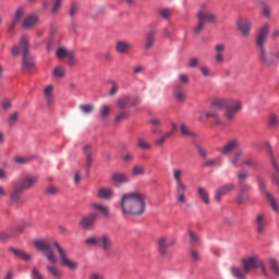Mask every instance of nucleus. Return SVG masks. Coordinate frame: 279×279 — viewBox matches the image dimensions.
<instances>
[{
	"mask_svg": "<svg viewBox=\"0 0 279 279\" xmlns=\"http://www.w3.org/2000/svg\"><path fill=\"white\" fill-rule=\"evenodd\" d=\"M34 245L36 250L43 252V254L46 256L49 263H52V265H56V263H58V257L56 256V254H53V250H57L60 257L61 267H66L72 271H75V269L80 267V264L71 259L69 257V253H66V251L58 242L49 243L45 240H36L34 242Z\"/></svg>",
	"mask_w": 279,
	"mask_h": 279,
	"instance_id": "obj_1",
	"label": "nucleus"
},
{
	"mask_svg": "<svg viewBox=\"0 0 279 279\" xmlns=\"http://www.w3.org/2000/svg\"><path fill=\"white\" fill-rule=\"evenodd\" d=\"M121 208L124 215H133L138 217L143 215L147 209V203L145 202V194L141 192L126 193L121 198Z\"/></svg>",
	"mask_w": 279,
	"mask_h": 279,
	"instance_id": "obj_2",
	"label": "nucleus"
},
{
	"mask_svg": "<svg viewBox=\"0 0 279 279\" xmlns=\"http://www.w3.org/2000/svg\"><path fill=\"white\" fill-rule=\"evenodd\" d=\"M211 106L218 110H226L225 119L227 121H234V117L243 110V102L239 99L216 98L211 101Z\"/></svg>",
	"mask_w": 279,
	"mask_h": 279,
	"instance_id": "obj_3",
	"label": "nucleus"
},
{
	"mask_svg": "<svg viewBox=\"0 0 279 279\" xmlns=\"http://www.w3.org/2000/svg\"><path fill=\"white\" fill-rule=\"evenodd\" d=\"M184 178V169L173 168L172 180L175 182V199L178 204H186V183L182 180Z\"/></svg>",
	"mask_w": 279,
	"mask_h": 279,
	"instance_id": "obj_4",
	"label": "nucleus"
},
{
	"mask_svg": "<svg viewBox=\"0 0 279 279\" xmlns=\"http://www.w3.org/2000/svg\"><path fill=\"white\" fill-rule=\"evenodd\" d=\"M197 16V25L194 27V34H202L204 32V27L206 23L215 22V14L208 11L199 10L196 14Z\"/></svg>",
	"mask_w": 279,
	"mask_h": 279,
	"instance_id": "obj_5",
	"label": "nucleus"
},
{
	"mask_svg": "<svg viewBox=\"0 0 279 279\" xmlns=\"http://www.w3.org/2000/svg\"><path fill=\"white\" fill-rule=\"evenodd\" d=\"M269 24H264L257 32L255 37V46L257 47V51L263 49H267L265 46L267 45V38L269 37Z\"/></svg>",
	"mask_w": 279,
	"mask_h": 279,
	"instance_id": "obj_6",
	"label": "nucleus"
},
{
	"mask_svg": "<svg viewBox=\"0 0 279 279\" xmlns=\"http://www.w3.org/2000/svg\"><path fill=\"white\" fill-rule=\"evenodd\" d=\"M11 53L14 57L21 56V53L24 56L29 54V37L27 35H24L21 37L19 45H14L11 49Z\"/></svg>",
	"mask_w": 279,
	"mask_h": 279,
	"instance_id": "obj_7",
	"label": "nucleus"
},
{
	"mask_svg": "<svg viewBox=\"0 0 279 279\" xmlns=\"http://www.w3.org/2000/svg\"><path fill=\"white\" fill-rule=\"evenodd\" d=\"M242 267L246 274H250V271H254V269L263 267V259L256 256L242 258Z\"/></svg>",
	"mask_w": 279,
	"mask_h": 279,
	"instance_id": "obj_8",
	"label": "nucleus"
},
{
	"mask_svg": "<svg viewBox=\"0 0 279 279\" xmlns=\"http://www.w3.org/2000/svg\"><path fill=\"white\" fill-rule=\"evenodd\" d=\"M174 244H175V241L169 238H159L158 240L159 254L163 258H171V252H169V247H171V245H174Z\"/></svg>",
	"mask_w": 279,
	"mask_h": 279,
	"instance_id": "obj_9",
	"label": "nucleus"
},
{
	"mask_svg": "<svg viewBox=\"0 0 279 279\" xmlns=\"http://www.w3.org/2000/svg\"><path fill=\"white\" fill-rule=\"evenodd\" d=\"M38 183V175H27L23 179H20L15 185L20 187L22 191H29V189H34Z\"/></svg>",
	"mask_w": 279,
	"mask_h": 279,
	"instance_id": "obj_10",
	"label": "nucleus"
},
{
	"mask_svg": "<svg viewBox=\"0 0 279 279\" xmlns=\"http://www.w3.org/2000/svg\"><path fill=\"white\" fill-rule=\"evenodd\" d=\"M258 58L264 66H274L276 64V54L267 52V48L258 50Z\"/></svg>",
	"mask_w": 279,
	"mask_h": 279,
	"instance_id": "obj_11",
	"label": "nucleus"
},
{
	"mask_svg": "<svg viewBox=\"0 0 279 279\" xmlns=\"http://www.w3.org/2000/svg\"><path fill=\"white\" fill-rule=\"evenodd\" d=\"M236 189V185L234 183H227L222 186L216 189L214 193V199L217 202H221V198L225 197V195H228V193H232Z\"/></svg>",
	"mask_w": 279,
	"mask_h": 279,
	"instance_id": "obj_12",
	"label": "nucleus"
},
{
	"mask_svg": "<svg viewBox=\"0 0 279 279\" xmlns=\"http://www.w3.org/2000/svg\"><path fill=\"white\" fill-rule=\"evenodd\" d=\"M236 27H238L240 34H242V36H244V38L250 37V32L252 29V22H250V20L244 19V17L239 19L236 22Z\"/></svg>",
	"mask_w": 279,
	"mask_h": 279,
	"instance_id": "obj_13",
	"label": "nucleus"
},
{
	"mask_svg": "<svg viewBox=\"0 0 279 279\" xmlns=\"http://www.w3.org/2000/svg\"><path fill=\"white\" fill-rule=\"evenodd\" d=\"M97 221V214H89L84 216L80 221V227L83 230H93L95 228V222Z\"/></svg>",
	"mask_w": 279,
	"mask_h": 279,
	"instance_id": "obj_14",
	"label": "nucleus"
},
{
	"mask_svg": "<svg viewBox=\"0 0 279 279\" xmlns=\"http://www.w3.org/2000/svg\"><path fill=\"white\" fill-rule=\"evenodd\" d=\"M38 23H40L39 17L36 14L31 13L23 19L22 27L23 29H34Z\"/></svg>",
	"mask_w": 279,
	"mask_h": 279,
	"instance_id": "obj_15",
	"label": "nucleus"
},
{
	"mask_svg": "<svg viewBox=\"0 0 279 279\" xmlns=\"http://www.w3.org/2000/svg\"><path fill=\"white\" fill-rule=\"evenodd\" d=\"M23 16H25V8L19 7L13 15V20L9 24V32H14V27L21 23Z\"/></svg>",
	"mask_w": 279,
	"mask_h": 279,
	"instance_id": "obj_16",
	"label": "nucleus"
},
{
	"mask_svg": "<svg viewBox=\"0 0 279 279\" xmlns=\"http://www.w3.org/2000/svg\"><path fill=\"white\" fill-rule=\"evenodd\" d=\"M214 53H215V61L217 64H223L226 62V45L225 44H217L214 47Z\"/></svg>",
	"mask_w": 279,
	"mask_h": 279,
	"instance_id": "obj_17",
	"label": "nucleus"
},
{
	"mask_svg": "<svg viewBox=\"0 0 279 279\" xmlns=\"http://www.w3.org/2000/svg\"><path fill=\"white\" fill-rule=\"evenodd\" d=\"M98 247L104 252H110L112 250V239L108 234L99 235Z\"/></svg>",
	"mask_w": 279,
	"mask_h": 279,
	"instance_id": "obj_18",
	"label": "nucleus"
},
{
	"mask_svg": "<svg viewBox=\"0 0 279 279\" xmlns=\"http://www.w3.org/2000/svg\"><path fill=\"white\" fill-rule=\"evenodd\" d=\"M239 148V140L233 138L228 141L223 147L220 150V154H222V156H228L230 154H232V151H234V149Z\"/></svg>",
	"mask_w": 279,
	"mask_h": 279,
	"instance_id": "obj_19",
	"label": "nucleus"
},
{
	"mask_svg": "<svg viewBox=\"0 0 279 279\" xmlns=\"http://www.w3.org/2000/svg\"><path fill=\"white\" fill-rule=\"evenodd\" d=\"M254 223L256 231L259 234H263L267 228V219L265 218V214H257Z\"/></svg>",
	"mask_w": 279,
	"mask_h": 279,
	"instance_id": "obj_20",
	"label": "nucleus"
},
{
	"mask_svg": "<svg viewBox=\"0 0 279 279\" xmlns=\"http://www.w3.org/2000/svg\"><path fill=\"white\" fill-rule=\"evenodd\" d=\"M23 190L15 184V186H14V189L11 192V195H10V199H11V202H13V204H17V205L23 204L24 201H23V198H21V192Z\"/></svg>",
	"mask_w": 279,
	"mask_h": 279,
	"instance_id": "obj_21",
	"label": "nucleus"
},
{
	"mask_svg": "<svg viewBox=\"0 0 279 279\" xmlns=\"http://www.w3.org/2000/svg\"><path fill=\"white\" fill-rule=\"evenodd\" d=\"M132 49V44L125 41V40H118L116 43V51L118 53H128Z\"/></svg>",
	"mask_w": 279,
	"mask_h": 279,
	"instance_id": "obj_22",
	"label": "nucleus"
},
{
	"mask_svg": "<svg viewBox=\"0 0 279 279\" xmlns=\"http://www.w3.org/2000/svg\"><path fill=\"white\" fill-rule=\"evenodd\" d=\"M22 66H23L24 71H32V69H34V66H36V63L34 62V57H32L29 53L25 54L23 57Z\"/></svg>",
	"mask_w": 279,
	"mask_h": 279,
	"instance_id": "obj_23",
	"label": "nucleus"
},
{
	"mask_svg": "<svg viewBox=\"0 0 279 279\" xmlns=\"http://www.w3.org/2000/svg\"><path fill=\"white\" fill-rule=\"evenodd\" d=\"M231 274L235 279H247V271H245L243 268H240L239 266H232Z\"/></svg>",
	"mask_w": 279,
	"mask_h": 279,
	"instance_id": "obj_24",
	"label": "nucleus"
},
{
	"mask_svg": "<svg viewBox=\"0 0 279 279\" xmlns=\"http://www.w3.org/2000/svg\"><path fill=\"white\" fill-rule=\"evenodd\" d=\"M266 199L269 204V206L272 208L274 213H279V203L278 199L271 195L269 192H265Z\"/></svg>",
	"mask_w": 279,
	"mask_h": 279,
	"instance_id": "obj_25",
	"label": "nucleus"
},
{
	"mask_svg": "<svg viewBox=\"0 0 279 279\" xmlns=\"http://www.w3.org/2000/svg\"><path fill=\"white\" fill-rule=\"evenodd\" d=\"M83 151L86 158L87 169H90V166L93 165V145L90 144L86 145Z\"/></svg>",
	"mask_w": 279,
	"mask_h": 279,
	"instance_id": "obj_26",
	"label": "nucleus"
},
{
	"mask_svg": "<svg viewBox=\"0 0 279 279\" xmlns=\"http://www.w3.org/2000/svg\"><path fill=\"white\" fill-rule=\"evenodd\" d=\"M145 40H146L145 43L146 49H151V47H154V44L156 43V29H150L146 34Z\"/></svg>",
	"mask_w": 279,
	"mask_h": 279,
	"instance_id": "obj_27",
	"label": "nucleus"
},
{
	"mask_svg": "<svg viewBox=\"0 0 279 279\" xmlns=\"http://www.w3.org/2000/svg\"><path fill=\"white\" fill-rule=\"evenodd\" d=\"M46 271H48V274H50L54 279H61L63 276L62 270L53 265L46 266Z\"/></svg>",
	"mask_w": 279,
	"mask_h": 279,
	"instance_id": "obj_28",
	"label": "nucleus"
},
{
	"mask_svg": "<svg viewBox=\"0 0 279 279\" xmlns=\"http://www.w3.org/2000/svg\"><path fill=\"white\" fill-rule=\"evenodd\" d=\"M97 197L99 199H111L112 198V189L100 187L97 192Z\"/></svg>",
	"mask_w": 279,
	"mask_h": 279,
	"instance_id": "obj_29",
	"label": "nucleus"
},
{
	"mask_svg": "<svg viewBox=\"0 0 279 279\" xmlns=\"http://www.w3.org/2000/svg\"><path fill=\"white\" fill-rule=\"evenodd\" d=\"M12 254H14V256H16L17 258H21V260H25V263H29V260H32V255L25 253L22 250L19 248H11Z\"/></svg>",
	"mask_w": 279,
	"mask_h": 279,
	"instance_id": "obj_30",
	"label": "nucleus"
},
{
	"mask_svg": "<svg viewBox=\"0 0 279 279\" xmlns=\"http://www.w3.org/2000/svg\"><path fill=\"white\" fill-rule=\"evenodd\" d=\"M111 180H113V182H117V184H125L130 182V177H128V174L125 173H114L111 177Z\"/></svg>",
	"mask_w": 279,
	"mask_h": 279,
	"instance_id": "obj_31",
	"label": "nucleus"
},
{
	"mask_svg": "<svg viewBox=\"0 0 279 279\" xmlns=\"http://www.w3.org/2000/svg\"><path fill=\"white\" fill-rule=\"evenodd\" d=\"M205 117L208 119H213L216 125H223V121H221V117H219V113L216 111L209 110L205 112Z\"/></svg>",
	"mask_w": 279,
	"mask_h": 279,
	"instance_id": "obj_32",
	"label": "nucleus"
},
{
	"mask_svg": "<svg viewBox=\"0 0 279 279\" xmlns=\"http://www.w3.org/2000/svg\"><path fill=\"white\" fill-rule=\"evenodd\" d=\"M131 96L125 95L118 99L117 106L120 110H125L130 106Z\"/></svg>",
	"mask_w": 279,
	"mask_h": 279,
	"instance_id": "obj_33",
	"label": "nucleus"
},
{
	"mask_svg": "<svg viewBox=\"0 0 279 279\" xmlns=\"http://www.w3.org/2000/svg\"><path fill=\"white\" fill-rule=\"evenodd\" d=\"M93 208H95V210H98V213H101L104 217H110V207L95 203L93 204Z\"/></svg>",
	"mask_w": 279,
	"mask_h": 279,
	"instance_id": "obj_34",
	"label": "nucleus"
},
{
	"mask_svg": "<svg viewBox=\"0 0 279 279\" xmlns=\"http://www.w3.org/2000/svg\"><path fill=\"white\" fill-rule=\"evenodd\" d=\"M173 95L178 101H184L185 99L184 88L181 85L174 86Z\"/></svg>",
	"mask_w": 279,
	"mask_h": 279,
	"instance_id": "obj_35",
	"label": "nucleus"
},
{
	"mask_svg": "<svg viewBox=\"0 0 279 279\" xmlns=\"http://www.w3.org/2000/svg\"><path fill=\"white\" fill-rule=\"evenodd\" d=\"M171 136H173V132H166L161 137L155 141V145L161 147V145H165V143H167Z\"/></svg>",
	"mask_w": 279,
	"mask_h": 279,
	"instance_id": "obj_36",
	"label": "nucleus"
},
{
	"mask_svg": "<svg viewBox=\"0 0 279 279\" xmlns=\"http://www.w3.org/2000/svg\"><path fill=\"white\" fill-rule=\"evenodd\" d=\"M137 147L144 151H149L151 149V144H149L143 137H137Z\"/></svg>",
	"mask_w": 279,
	"mask_h": 279,
	"instance_id": "obj_37",
	"label": "nucleus"
},
{
	"mask_svg": "<svg viewBox=\"0 0 279 279\" xmlns=\"http://www.w3.org/2000/svg\"><path fill=\"white\" fill-rule=\"evenodd\" d=\"M197 193H198L202 202H204V204H210V198L208 196V192L206 191V189L199 186L197 189Z\"/></svg>",
	"mask_w": 279,
	"mask_h": 279,
	"instance_id": "obj_38",
	"label": "nucleus"
},
{
	"mask_svg": "<svg viewBox=\"0 0 279 279\" xmlns=\"http://www.w3.org/2000/svg\"><path fill=\"white\" fill-rule=\"evenodd\" d=\"M181 134H183V136H187L189 138H195L197 136V134L191 131V129H189V126L184 123L181 124Z\"/></svg>",
	"mask_w": 279,
	"mask_h": 279,
	"instance_id": "obj_39",
	"label": "nucleus"
},
{
	"mask_svg": "<svg viewBox=\"0 0 279 279\" xmlns=\"http://www.w3.org/2000/svg\"><path fill=\"white\" fill-rule=\"evenodd\" d=\"M112 111V107H110L109 105H102L100 107V118L102 121H106V119H108V114H110V112Z\"/></svg>",
	"mask_w": 279,
	"mask_h": 279,
	"instance_id": "obj_40",
	"label": "nucleus"
},
{
	"mask_svg": "<svg viewBox=\"0 0 279 279\" xmlns=\"http://www.w3.org/2000/svg\"><path fill=\"white\" fill-rule=\"evenodd\" d=\"M31 228H34V223L31 221H26L20 226L16 227L15 232L17 234H22V232H25V230H29Z\"/></svg>",
	"mask_w": 279,
	"mask_h": 279,
	"instance_id": "obj_41",
	"label": "nucleus"
},
{
	"mask_svg": "<svg viewBox=\"0 0 279 279\" xmlns=\"http://www.w3.org/2000/svg\"><path fill=\"white\" fill-rule=\"evenodd\" d=\"M268 125L269 128H278L279 126V117L276 113H270L268 117Z\"/></svg>",
	"mask_w": 279,
	"mask_h": 279,
	"instance_id": "obj_42",
	"label": "nucleus"
},
{
	"mask_svg": "<svg viewBox=\"0 0 279 279\" xmlns=\"http://www.w3.org/2000/svg\"><path fill=\"white\" fill-rule=\"evenodd\" d=\"M221 165V157L208 159L203 163V167H219Z\"/></svg>",
	"mask_w": 279,
	"mask_h": 279,
	"instance_id": "obj_43",
	"label": "nucleus"
},
{
	"mask_svg": "<svg viewBox=\"0 0 279 279\" xmlns=\"http://www.w3.org/2000/svg\"><path fill=\"white\" fill-rule=\"evenodd\" d=\"M236 204H246L250 202V193L239 192L238 197L235 199Z\"/></svg>",
	"mask_w": 279,
	"mask_h": 279,
	"instance_id": "obj_44",
	"label": "nucleus"
},
{
	"mask_svg": "<svg viewBox=\"0 0 279 279\" xmlns=\"http://www.w3.org/2000/svg\"><path fill=\"white\" fill-rule=\"evenodd\" d=\"M78 110H81V112H83V114H93V112L95 110V106L82 104L78 106Z\"/></svg>",
	"mask_w": 279,
	"mask_h": 279,
	"instance_id": "obj_45",
	"label": "nucleus"
},
{
	"mask_svg": "<svg viewBox=\"0 0 279 279\" xmlns=\"http://www.w3.org/2000/svg\"><path fill=\"white\" fill-rule=\"evenodd\" d=\"M62 3H64V0H53L52 8L50 10L51 14H58L62 8Z\"/></svg>",
	"mask_w": 279,
	"mask_h": 279,
	"instance_id": "obj_46",
	"label": "nucleus"
},
{
	"mask_svg": "<svg viewBox=\"0 0 279 279\" xmlns=\"http://www.w3.org/2000/svg\"><path fill=\"white\" fill-rule=\"evenodd\" d=\"M241 156H243V151L238 150L233 154V156L230 158V163L233 165V167L239 166V160H241Z\"/></svg>",
	"mask_w": 279,
	"mask_h": 279,
	"instance_id": "obj_47",
	"label": "nucleus"
},
{
	"mask_svg": "<svg viewBox=\"0 0 279 279\" xmlns=\"http://www.w3.org/2000/svg\"><path fill=\"white\" fill-rule=\"evenodd\" d=\"M86 245L99 247V235L89 236L85 240Z\"/></svg>",
	"mask_w": 279,
	"mask_h": 279,
	"instance_id": "obj_48",
	"label": "nucleus"
},
{
	"mask_svg": "<svg viewBox=\"0 0 279 279\" xmlns=\"http://www.w3.org/2000/svg\"><path fill=\"white\" fill-rule=\"evenodd\" d=\"M69 53H70V51L66 50V48H64V47L58 48L56 51V56L59 60H64V58H66L69 56Z\"/></svg>",
	"mask_w": 279,
	"mask_h": 279,
	"instance_id": "obj_49",
	"label": "nucleus"
},
{
	"mask_svg": "<svg viewBox=\"0 0 279 279\" xmlns=\"http://www.w3.org/2000/svg\"><path fill=\"white\" fill-rule=\"evenodd\" d=\"M269 267L272 271V274H275V276H279V265H278V260L270 258L269 259Z\"/></svg>",
	"mask_w": 279,
	"mask_h": 279,
	"instance_id": "obj_50",
	"label": "nucleus"
},
{
	"mask_svg": "<svg viewBox=\"0 0 279 279\" xmlns=\"http://www.w3.org/2000/svg\"><path fill=\"white\" fill-rule=\"evenodd\" d=\"M250 178V172L245 169H242L238 172L239 182H245Z\"/></svg>",
	"mask_w": 279,
	"mask_h": 279,
	"instance_id": "obj_51",
	"label": "nucleus"
},
{
	"mask_svg": "<svg viewBox=\"0 0 279 279\" xmlns=\"http://www.w3.org/2000/svg\"><path fill=\"white\" fill-rule=\"evenodd\" d=\"M80 11V4H77L76 1H72L71 7H70V16L73 19Z\"/></svg>",
	"mask_w": 279,
	"mask_h": 279,
	"instance_id": "obj_52",
	"label": "nucleus"
},
{
	"mask_svg": "<svg viewBox=\"0 0 279 279\" xmlns=\"http://www.w3.org/2000/svg\"><path fill=\"white\" fill-rule=\"evenodd\" d=\"M31 278H32V279H46V278H45V275H43V274L40 272V270H38V268H36V267H34V268L32 269Z\"/></svg>",
	"mask_w": 279,
	"mask_h": 279,
	"instance_id": "obj_53",
	"label": "nucleus"
},
{
	"mask_svg": "<svg viewBox=\"0 0 279 279\" xmlns=\"http://www.w3.org/2000/svg\"><path fill=\"white\" fill-rule=\"evenodd\" d=\"M189 234L192 245H199V235H197V233H195L194 231H189Z\"/></svg>",
	"mask_w": 279,
	"mask_h": 279,
	"instance_id": "obj_54",
	"label": "nucleus"
},
{
	"mask_svg": "<svg viewBox=\"0 0 279 279\" xmlns=\"http://www.w3.org/2000/svg\"><path fill=\"white\" fill-rule=\"evenodd\" d=\"M122 111L114 119V123H121V121H123V119H128V117H130V113L123 109H121Z\"/></svg>",
	"mask_w": 279,
	"mask_h": 279,
	"instance_id": "obj_55",
	"label": "nucleus"
},
{
	"mask_svg": "<svg viewBox=\"0 0 279 279\" xmlns=\"http://www.w3.org/2000/svg\"><path fill=\"white\" fill-rule=\"evenodd\" d=\"M244 167H248L250 169H256L258 167V163L256 160L252 158H247L243 161Z\"/></svg>",
	"mask_w": 279,
	"mask_h": 279,
	"instance_id": "obj_56",
	"label": "nucleus"
},
{
	"mask_svg": "<svg viewBox=\"0 0 279 279\" xmlns=\"http://www.w3.org/2000/svg\"><path fill=\"white\" fill-rule=\"evenodd\" d=\"M201 60H199V58H197V57H192V58H190V60H189V62H187V66L190 68V69H196V66L198 65V64H201Z\"/></svg>",
	"mask_w": 279,
	"mask_h": 279,
	"instance_id": "obj_57",
	"label": "nucleus"
},
{
	"mask_svg": "<svg viewBox=\"0 0 279 279\" xmlns=\"http://www.w3.org/2000/svg\"><path fill=\"white\" fill-rule=\"evenodd\" d=\"M65 73L66 70L62 65L57 66L53 71L54 77H62L63 75H65Z\"/></svg>",
	"mask_w": 279,
	"mask_h": 279,
	"instance_id": "obj_58",
	"label": "nucleus"
},
{
	"mask_svg": "<svg viewBox=\"0 0 279 279\" xmlns=\"http://www.w3.org/2000/svg\"><path fill=\"white\" fill-rule=\"evenodd\" d=\"M47 195H58L60 193V187L56 185H50L46 190Z\"/></svg>",
	"mask_w": 279,
	"mask_h": 279,
	"instance_id": "obj_59",
	"label": "nucleus"
},
{
	"mask_svg": "<svg viewBox=\"0 0 279 279\" xmlns=\"http://www.w3.org/2000/svg\"><path fill=\"white\" fill-rule=\"evenodd\" d=\"M238 184L240 187V193H250L251 186L250 184H247V182L241 181V182H238Z\"/></svg>",
	"mask_w": 279,
	"mask_h": 279,
	"instance_id": "obj_60",
	"label": "nucleus"
},
{
	"mask_svg": "<svg viewBox=\"0 0 279 279\" xmlns=\"http://www.w3.org/2000/svg\"><path fill=\"white\" fill-rule=\"evenodd\" d=\"M68 58L69 60V66H74V64L77 62V59H75V53L73 51L68 52Z\"/></svg>",
	"mask_w": 279,
	"mask_h": 279,
	"instance_id": "obj_61",
	"label": "nucleus"
},
{
	"mask_svg": "<svg viewBox=\"0 0 279 279\" xmlns=\"http://www.w3.org/2000/svg\"><path fill=\"white\" fill-rule=\"evenodd\" d=\"M133 175H145V168L141 166H135L133 168Z\"/></svg>",
	"mask_w": 279,
	"mask_h": 279,
	"instance_id": "obj_62",
	"label": "nucleus"
},
{
	"mask_svg": "<svg viewBox=\"0 0 279 279\" xmlns=\"http://www.w3.org/2000/svg\"><path fill=\"white\" fill-rule=\"evenodd\" d=\"M191 82V78L187 74H180L179 75V84H189Z\"/></svg>",
	"mask_w": 279,
	"mask_h": 279,
	"instance_id": "obj_63",
	"label": "nucleus"
},
{
	"mask_svg": "<svg viewBox=\"0 0 279 279\" xmlns=\"http://www.w3.org/2000/svg\"><path fill=\"white\" fill-rule=\"evenodd\" d=\"M16 121H19V112L11 113V116L9 117V125H14Z\"/></svg>",
	"mask_w": 279,
	"mask_h": 279,
	"instance_id": "obj_64",
	"label": "nucleus"
}]
</instances>
